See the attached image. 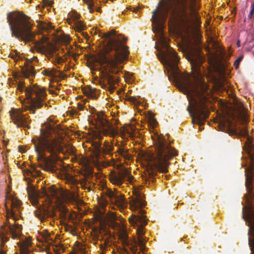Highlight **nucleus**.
Here are the masks:
<instances>
[{
  "mask_svg": "<svg viewBox=\"0 0 254 254\" xmlns=\"http://www.w3.org/2000/svg\"><path fill=\"white\" fill-rule=\"evenodd\" d=\"M161 0L164 4L161 9L157 7L152 11L151 18L152 29L157 35L158 42L165 49L158 56V59L170 72L180 89L187 95L190 101L187 109L192 121H205L210 113L206 105L209 95L207 87L195 79L191 80L189 74H183L179 70L180 57L168 45L169 39L163 33L169 13V23L174 28L189 30L193 24V18L199 21V17L196 12L197 0H168L167 2Z\"/></svg>",
  "mask_w": 254,
  "mask_h": 254,
  "instance_id": "nucleus-1",
  "label": "nucleus"
},
{
  "mask_svg": "<svg viewBox=\"0 0 254 254\" xmlns=\"http://www.w3.org/2000/svg\"><path fill=\"white\" fill-rule=\"evenodd\" d=\"M116 31L102 33L100 36L108 39L104 48L97 55V62L100 64L99 70L102 79L111 86L119 82L118 75L122 72L124 62L128 60L129 51L125 45L126 37L116 35Z\"/></svg>",
  "mask_w": 254,
  "mask_h": 254,
  "instance_id": "nucleus-2",
  "label": "nucleus"
},
{
  "mask_svg": "<svg viewBox=\"0 0 254 254\" xmlns=\"http://www.w3.org/2000/svg\"><path fill=\"white\" fill-rule=\"evenodd\" d=\"M219 129L231 134H237L239 136L246 137L243 149L247 152L248 157L242 163L245 167V187L247 193L244 194L242 204V218L249 227L248 230H254V149L252 144L253 139L250 137L249 130L246 128H240L238 131L232 122L226 120L218 125Z\"/></svg>",
  "mask_w": 254,
  "mask_h": 254,
  "instance_id": "nucleus-3",
  "label": "nucleus"
},
{
  "mask_svg": "<svg viewBox=\"0 0 254 254\" xmlns=\"http://www.w3.org/2000/svg\"><path fill=\"white\" fill-rule=\"evenodd\" d=\"M133 196L130 198L129 205L133 211H137V213H133L129 218V223L134 227H137L136 233L138 235L137 245L139 246L140 251L137 252V243L128 239V235L125 231L122 232L120 235V239L123 246V251L125 254H144L146 248L145 243L147 241L144 235V227L147 224V221L143 214L145 210L142 207L145 205V201L143 199V195L138 191L133 192Z\"/></svg>",
  "mask_w": 254,
  "mask_h": 254,
  "instance_id": "nucleus-4",
  "label": "nucleus"
},
{
  "mask_svg": "<svg viewBox=\"0 0 254 254\" xmlns=\"http://www.w3.org/2000/svg\"><path fill=\"white\" fill-rule=\"evenodd\" d=\"M7 22L8 24L11 35L25 43H31L34 48L41 54L48 53L54 56L56 54L57 48L52 46L48 49L43 45V40L35 39L36 33L32 31L33 24L30 21V17L23 12L13 11L7 13Z\"/></svg>",
  "mask_w": 254,
  "mask_h": 254,
  "instance_id": "nucleus-5",
  "label": "nucleus"
},
{
  "mask_svg": "<svg viewBox=\"0 0 254 254\" xmlns=\"http://www.w3.org/2000/svg\"><path fill=\"white\" fill-rule=\"evenodd\" d=\"M154 141L155 152L148 156L151 166L142 176L146 186L154 183L157 171L162 173H167L170 164L168 161L178 155L177 151L170 145L163 135L157 136Z\"/></svg>",
  "mask_w": 254,
  "mask_h": 254,
  "instance_id": "nucleus-6",
  "label": "nucleus"
},
{
  "mask_svg": "<svg viewBox=\"0 0 254 254\" xmlns=\"http://www.w3.org/2000/svg\"><path fill=\"white\" fill-rule=\"evenodd\" d=\"M32 141L37 154V160L44 163V166L41 167L45 170L56 172L58 170L55 164L58 159V154L62 151L60 143L55 139L37 141L32 139Z\"/></svg>",
  "mask_w": 254,
  "mask_h": 254,
  "instance_id": "nucleus-7",
  "label": "nucleus"
},
{
  "mask_svg": "<svg viewBox=\"0 0 254 254\" xmlns=\"http://www.w3.org/2000/svg\"><path fill=\"white\" fill-rule=\"evenodd\" d=\"M21 204L22 202L17 197L10 195L6 198V220L5 224L1 226L0 232V238L2 243L9 240V238L6 236L7 234H11L13 239L17 238L20 235L22 225L15 223L20 217Z\"/></svg>",
  "mask_w": 254,
  "mask_h": 254,
  "instance_id": "nucleus-8",
  "label": "nucleus"
},
{
  "mask_svg": "<svg viewBox=\"0 0 254 254\" xmlns=\"http://www.w3.org/2000/svg\"><path fill=\"white\" fill-rule=\"evenodd\" d=\"M17 89L20 91L24 90L26 101L28 105L25 107L26 110L30 111L31 113L35 114V109L41 108L43 105L49 106V102H46L47 93L45 88L37 85L24 87L22 83L18 84Z\"/></svg>",
  "mask_w": 254,
  "mask_h": 254,
  "instance_id": "nucleus-9",
  "label": "nucleus"
},
{
  "mask_svg": "<svg viewBox=\"0 0 254 254\" xmlns=\"http://www.w3.org/2000/svg\"><path fill=\"white\" fill-rule=\"evenodd\" d=\"M180 49L186 55V59L190 62L191 69L195 72H198L202 63L201 56L192 49H189L184 47H180Z\"/></svg>",
  "mask_w": 254,
  "mask_h": 254,
  "instance_id": "nucleus-10",
  "label": "nucleus"
},
{
  "mask_svg": "<svg viewBox=\"0 0 254 254\" xmlns=\"http://www.w3.org/2000/svg\"><path fill=\"white\" fill-rule=\"evenodd\" d=\"M96 123L100 128L101 131L105 135L113 136L117 133V130L107 120L102 113H99L96 115Z\"/></svg>",
  "mask_w": 254,
  "mask_h": 254,
  "instance_id": "nucleus-11",
  "label": "nucleus"
},
{
  "mask_svg": "<svg viewBox=\"0 0 254 254\" xmlns=\"http://www.w3.org/2000/svg\"><path fill=\"white\" fill-rule=\"evenodd\" d=\"M10 118L17 127H23L26 133H29L26 128H30L29 124L31 120L19 110H12L10 112Z\"/></svg>",
  "mask_w": 254,
  "mask_h": 254,
  "instance_id": "nucleus-12",
  "label": "nucleus"
},
{
  "mask_svg": "<svg viewBox=\"0 0 254 254\" xmlns=\"http://www.w3.org/2000/svg\"><path fill=\"white\" fill-rule=\"evenodd\" d=\"M133 176L126 169L120 171L118 173H113L109 177L110 182L115 185L121 186L125 181L131 183L133 179Z\"/></svg>",
  "mask_w": 254,
  "mask_h": 254,
  "instance_id": "nucleus-13",
  "label": "nucleus"
},
{
  "mask_svg": "<svg viewBox=\"0 0 254 254\" xmlns=\"http://www.w3.org/2000/svg\"><path fill=\"white\" fill-rule=\"evenodd\" d=\"M93 145L94 148V155L97 158L100 157L102 154H109L113 155L112 152L114 149V146L108 141H106L104 143V147H101V143L100 142H94Z\"/></svg>",
  "mask_w": 254,
  "mask_h": 254,
  "instance_id": "nucleus-14",
  "label": "nucleus"
},
{
  "mask_svg": "<svg viewBox=\"0 0 254 254\" xmlns=\"http://www.w3.org/2000/svg\"><path fill=\"white\" fill-rule=\"evenodd\" d=\"M34 213L35 215L41 221H43L48 218H53L56 216L53 208L46 205L40 206Z\"/></svg>",
  "mask_w": 254,
  "mask_h": 254,
  "instance_id": "nucleus-15",
  "label": "nucleus"
},
{
  "mask_svg": "<svg viewBox=\"0 0 254 254\" xmlns=\"http://www.w3.org/2000/svg\"><path fill=\"white\" fill-rule=\"evenodd\" d=\"M21 72L23 76L25 78H28L29 76L33 77L36 74V71L34 69V66L32 64L31 60H27L24 63L23 65L20 66Z\"/></svg>",
  "mask_w": 254,
  "mask_h": 254,
  "instance_id": "nucleus-16",
  "label": "nucleus"
},
{
  "mask_svg": "<svg viewBox=\"0 0 254 254\" xmlns=\"http://www.w3.org/2000/svg\"><path fill=\"white\" fill-rule=\"evenodd\" d=\"M26 190L31 203L33 205H36L38 203V198L41 196V193L32 185H29Z\"/></svg>",
  "mask_w": 254,
  "mask_h": 254,
  "instance_id": "nucleus-17",
  "label": "nucleus"
},
{
  "mask_svg": "<svg viewBox=\"0 0 254 254\" xmlns=\"http://www.w3.org/2000/svg\"><path fill=\"white\" fill-rule=\"evenodd\" d=\"M118 146V150L115 152L117 154L116 156L119 155L124 158L126 161H131L132 160V156L129 153V150L127 147L117 145Z\"/></svg>",
  "mask_w": 254,
  "mask_h": 254,
  "instance_id": "nucleus-18",
  "label": "nucleus"
},
{
  "mask_svg": "<svg viewBox=\"0 0 254 254\" xmlns=\"http://www.w3.org/2000/svg\"><path fill=\"white\" fill-rule=\"evenodd\" d=\"M112 201L121 206H123L126 203V200L124 195L118 191H116L115 196H113Z\"/></svg>",
  "mask_w": 254,
  "mask_h": 254,
  "instance_id": "nucleus-19",
  "label": "nucleus"
},
{
  "mask_svg": "<svg viewBox=\"0 0 254 254\" xmlns=\"http://www.w3.org/2000/svg\"><path fill=\"white\" fill-rule=\"evenodd\" d=\"M84 93L88 97L94 100L97 99L98 97V94L97 93V90L91 86H89L86 89H85L84 91Z\"/></svg>",
  "mask_w": 254,
  "mask_h": 254,
  "instance_id": "nucleus-20",
  "label": "nucleus"
},
{
  "mask_svg": "<svg viewBox=\"0 0 254 254\" xmlns=\"http://www.w3.org/2000/svg\"><path fill=\"white\" fill-rule=\"evenodd\" d=\"M59 211L60 212L61 218L64 220L70 219V215L68 213V209L64 205H60L59 208Z\"/></svg>",
  "mask_w": 254,
  "mask_h": 254,
  "instance_id": "nucleus-21",
  "label": "nucleus"
},
{
  "mask_svg": "<svg viewBox=\"0 0 254 254\" xmlns=\"http://www.w3.org/2000/svg\"><path fill=\"white\" fill-rule=\"evenodd\" d=\"M57 191L56 190L50 188L49 191H47L46 190H44L42 192V194L44 196H46L48 198L50 199L51 197H57Z\"/></svg>",
  "mask_w": 254,
  "mask_h": 254,
  "instance_id": "nucleus-22",
  "label": "nucleus"
},
{
  "mask_svg": "<svg viewBox=\"0 0 254 254\" xmlns=\"http://www.w3.org/2000/svg\"><path fill=\"white\" fill-rule=\"evenodd\" d=\"M75 30L78 32H81L85 29L86 26L81 20L75 21L74 23Z\"/></svg>",
  "mask_w": 254,
  "mask_h": 254,
  "instance_id": "nucleus-23",
  "label": "nucleus"
},
{
  "mask_svg": "<svg viewBox=\"0 0 254 254\" xmlns=\"http://www.w3.org/2000/svg\"><path fill=\"white\" fill-rule=\"evenodd\" d=\"M56 70L55 69H44L42 71V73L44 74L45 75L53 77L55 75L56 73Z\"/></svg>",
  "mask_w": 254,
  "mask_h": 254,
  "instance_id": "nucleus-24",
  "label": "nucleus"
},
{
  "mask_svg": "<svg viewBox=\"0 0 254 254\" xmlns=\"http://www.w3.org/2000/svg\"><path fill=\"white\" fill-rule=\"evenodd\" d=\"M148 123L149 125L153 127L155 126L157 124V122L154 118L153 115L151 111L148 112Z\"/></svg>",
  "mask_w": 254,
  "mask_h": 254,
  "instance_id": "nucleus-25",
  "label": "nucleus"
},
{
  "mask_svg": "<svg viewBox=\"0 0 254 254\" xmlns=\"http://www.w3.org/2000/svg\"><path fill=\"white\" fill-rule=\"evenodd\" d=\"M30 240L27 239L23 242L22 244L20 246V249H22L24 250H28V248L30 246Z\"/></svg>",
  "mask_w": 254,
  "mask_h": 254,
  "instance_id": "nucleus-26",
  "label": "nucleus"
},
{
  "mask_svg": "<svg viewBox=\"0 0 254 254\" xmlns=\"http://www.w3.org/2000/svg\"><path fill=\"white\" fill-rule=\"evenodd\" d=\"M94 0H83L84 2L88 5V8L90 10L91 12H92L94 10L93 6L94 5Z\"/></svg>",
  "mask_w": 254,
  "mask_h": 254,
  "instance_id": "nucleus-27",
  "label": "nucleus"
},
{
  "mask_svg": "<svg viewBox=\"0 0 254 254\" xmlns=\"http://www.w3.org/2000/svg\"><path fill=\"white\" fill-rule=\"evenodd\" d=\"M116 191H112L110 189H107L105 191V193L106 194V195L109 197L111 200H112V199H113V197L114 196H115V194L116 193Z\"/></svg>",
  "mask_w": 254,
  "mask_h": 254,
  "instance_id": "nucleus-28",
  "label": "nucleus"
},
{
  "mask_svg": "<svg viewBox=\"0 0 254 254\" xmlns=\"http://www.w3.org/2000/svg\"><path fill=\"white\" fill-rule=\"evenodd\" d=\"M71 17L72 18L73 20L75 21H78V19L80 17V15L75 11H72L70 13Z\"/></svg>",
  "mask_w": 254,
  "mask_h": 254,
  "instance_id": "nucleus-29",
  "label": "nucleus"
},
{
  "mask_svg": "<svg viewBox=\"0 0 254 254\" xmlns=\"http://www.w3.org/2000/svg\"><path fill=\"white\" fill-rule=\"evenodd\" d=\"M64 60L62 57H60L58 54H56L54 62L55 64H61L64 62Z\"/></svg>",
  "mask_w": 254,
  "mask_h": 254,
  "instance_id": "nucleus-30",
  "label": "nucleus"
},
{
  "mask_svg": "<svg viewBox=\"0 0 254 254\" xmlns=\"http://www.w3.org/2000/svg\"><path fill=\"white\" fill-rule=\"evenodd\" d=\"M243 58V56H240L238 59L234 62V65L236 68H238L239 67L240 62L242 61Z\"/></svg>",
  "mask_w": 254,
  "mask_h": 254,
  "instance_id": "nucleus-31",
  "label": "nucleus"
},
{
  "mask_svg": "<svg viewBox=\"0 0 254 254\" xmlns=\"http://www.w3.org/2000/svg\"><path fill=\"white\" fill-rule=\"evenodd\" d=\"M128 100L135 105H137L139 102L136 100V98L134 96H130L128 98Z\"/></svg>",
  "mask_w": 254,
  "mask_h": 254,
  "instance_id": "nucleus-32",
  "label": "nucleus"
},
{
  "mask_svg": "<svg viewBox=\"0 0 254 254\" xmlns=\"http://www.w3.org/2000/svg\"><path fill=\"white\" fill-rule=\"evenodd\" d=\"M88 181L86 179H83L82 180H81L80 184L82 188L84 189H87L88 188L87 187H86V185H87Z\"/></svg>",
  "mask_w": 254,
  "mask_h": 254,
  "instance_id": "nucleus-33",
  "label": "nucleus"
},
{
  "mask_svg": "<svg viewBox=\"0 0 254 254\" xmlns=\"http://www.w3.org/2000/svg\"><path fill=\"white\" fill-rule=\"evenodd\" d=\"M44 5L45 6H51L52 4H53V2L51 1H50L49 0H43Z\"/></svg>",
  "mask_w": 254,
  "mask_h": 254,
  "instance_id": "nucleus-34",
  "label": "nucleus"
},
{
  "mask_svg": "<svg viewBox=\"0 0 254 254\" xmlns=\"http://www.w3.org/2000/svg\"><path fill=\"white\" fill-rule=\"evenodd\" d=\"M77 108H78V110L82 111L84 110V106L83 104L79 102L77 104Z\"/></svg>",
  "mask_w": 254,
  "mask_h": 254,
  "instance_id": "nucleus-35",
  "label": "nucleus"
},
{
  "mask_svg": "<svg viewBox=\"0 0 254 254\" xmlns=\"http://www.w3.org/2000/svg\"><path fill=\"white\" fill-rule=\"evenodd\" d=\"M98 83L101 86V87L102 88H105L106 87V84L105 83V82L103 81H102L101 80H99Z\"/></svg>",
  "mask_w": 254,
  "mask_h": 254,
  "instance_id": "nucleus-36",
  "label": "nucleus"
},
{
  "mask_svg": "<svg viewBox=\"0 0 254 254\" xmlns=\"http://www.w3.org/2000/svg\"><path fill=\"white\" fill-rule=\"evenodd\" d=\"M45 240L48 242L49 240H52V239L50 238V236L49 234H46L44 236Z\"/></svg>",
  "mask_w": 254,
  "mask_h": 254,
  "instance_id": "nucleus-37",
  "label": "nucleus"
},
{
  "mask_svg": "<svg viewBox=\"0 0 254 254\" xmlns=\"http://www.w3.org/2000/svg\"><path fill=\"white\" fill-rule=\"evenodd\" d=\"M20 250L21 254H29L28 252V250H24L22 249H20Z\"/></svg>",
  "mask_w": 254,
  "mask_h": 254,
  "instance_id": "nucleus-38",
  "label": "nucleus"
},
{
  "mask_svg": "<svg viewBox=\"0 0 254 254\" xmlns=\"http://www.w3.org/2000/svg\"><path fill=\"white\" fill-rule=\"evenodd\" d=\"M254 13V10H253V9H251V10L248 15V17L250 19H251L253 17Z\"/></svg>",
  "mask_w": 254,
  "mask_h": 254,
  "instance_id": "nucleus-39",
  "label": "nucleus"
},
{
  "mask_svg": "<svg viewBox=\"0 0 254 254\" xmlns=\"http://www.w3.org/2000/svg\"><path fill=\"white\" fill-rule=\"evenodd\" d=\"M132 73H130L128 71H126V73H125V76H127L128 77H130L131 76H132Z\"/></svg>",
  "mask_w": 254,
  "mask_h": 254,
  "instance_id": "nucleus-40",
  "label": "nucleus"
},
{
  "mask_svg": "<svg viewBox=\"0 0 254 254\" xmlns=\"http://www.w3.org/2000/svg\"><path fill=\"white\" fill-rule=\"evenodd\" d=\"M128 9H129L130 10L133 11L134 12H136L138 10V8H133V9H132L131 7H129L128 8Z\"/></svg>",
  "mask_w": 254,
  "mask_h": 254,
  "instance_id": "nucleus-41",
  "label": "nucleus"
},
{
  "mask_svg": "<svg viewBox=\"0 0 254 254\" xmlns=\"http://www.w3.org/2000/svg\"><path fill=\"white\" fill-rule=\"evenodd\" d=\"M25 172L26 173V174H27V175H29V174H31V171H30L29 170L26 169V170H24V174H25Z\"/></svg>",
  "mask_w": 254,
  "mask_h": 254,
  "instance_id": "nucleus-42",
  "label": "nucleus"
},
{
  "mask_svg": "<svg viewBox=\"0 0 254 254\" xmlns=\"http://www.w3.org/2000/svg\"><path fill=\"white\" fill-rule=\"evenodd\" d=\"M242 120L244 122H246L247 121V118L245 115H243L242 116Z\"/></svg>",
  "mask_w": 254,
  "mask_h": 254,
  "instance_id": "nucleus-43",
  "label": "nucleus"
},
{
  "mask_svg": "<svg viewBox=\"0 0 254 254\" xmlns=\"http://www.w3.org/2000/svg\"><path fill=\"white\" fill-rule=\"evenodd\" d=\"M31 167V169H32L33 170H35V165H32Z\"/></svg>",
  "mask_w": 254,
  "mask_h": 254,
  "instance_id": "nucleus-44",
  "label": "nucleus"
},
{
  "mask_svg": "<svg viewBox=\"0 0 254 254\" xmlns=\"http://www.w3.org/2000/svg\"><path fill=\"white\" fill-rule=\"evenodd\" d=\"M10 56H11V58H12L13 59H15V58H16V56L15 55H12Z\"/></svg>",
  "mask_w": 254,
  "mask_h": 254,
  "instance_id": "nucleus-45",
  "label": "nucleus"
},
{
  "mask_svg": "<svg viewBox=\"0 0 254 254\" xmlns=\"http://www.w3.org/2000/svg\"><path fill=\"white\" fill-rule=\"evenodd\" d=\"M252 9L254 10V2L252 5Z\"/></svg>",
  "mask_w": 254,
  "mask_h": 254,
  "instance_id": "nucleus-46",
  "label": "nucleus"
},
{
  "mask_svg": "<svg viewBox=\"0 0 254 254\" xmlns=\"http://www.w3.org/2000/svg\"><path fill=\"white\" fill-rule=\"evenodd\" d=\"M98 138L99 139H101L102 138V137L100 135H98Z\"/></svg>",
  "mask_w": 254,
  "mask_h": 254,
  "instance_id": "nucleus-47",
  "label": "nucleus"
},
{
  "mask_svg": "<svg viewBox=\"0 0 254 254\" xmlns=\"http://www.w3.org/2000/svg\"><path fill=\"white\" fill-rule=\"evenodd\" d=\"M50 92L51 93H52V94H55V92H54V91L50 90Z\"/></svg>",
  "mask_w": 254,
  "mask_h": 254,
  "instance_id": "nucleus-48",
  "label": "nucleus"
},
{
  "mask_svg": "<svg viewBox=\"0 0 254 254\" xmlns=\"http://www.w3.org/2000/svg\"><path fill=\"white\" fill-rule=\"evenodd\" d=\"M47 254H52L48 253ZM56 254H60V253H58L57 252H56Z\"/></svg>",
  "mask_w": 254,
  "mask_h": 254,
  "instance_id": "nucleus-49",
  "label": "nucleus"
},
{
  "mask_svg": "<svg viewBox=\"0 0 254 254\" xmlns=\"http://www.w3.org/2000/svg\"><path fill=\"white\" fill-rule=\"evenodd\" d=\"M34 60H36V62H37V61H38V59H37V58H34Z\"/></svg>",
  "mask_w": 254,
  "mask_h": 254,
  "instance_id": "nucleus-50",
  "label": "nucleus"
},
{
  "mask_svg": "<svg viewBox=\"0 0 254 254\" xmlns=\"http://www.w3.org/2000/svg\"><path fill=\"white\" fill-rule=\"evenodd\" d=\"M237 44L238 45V46H239V41H238Z\"/></svg>",
  "mask_w": 254,
  "mask_h": 254,
  "instance_id": "nucleus-51",
  "label": "nucleus"
},
{
  "mask_svg": "<svg viewBox=\"0 0 254 254\" xmlns=\"http://www.w3.org/2000/svg\"><path fill=\"white\" fill-rule=\"evenodd\" d=\"M72 197H75V195H74V194H73L72 195Z\"/></svg>",
  "mask_w": 254,
  "mask_h": 254,
  "instance_id": "nucleus-52",
  "label": "nucleus"
},
{
  "mask_svg": "<svg viewBox=\"0 0 254 254\" xmlns=\"http://www.w3.org/2000/svg\"><path fill=\"white\" fill-rule=\"evenodd\" d=\"M97 10L98 11H99V8H97Z\"/></svg>",
  "mask_w": 254,
  "mask_h": 254,
  "instance_id": "nucleus-53",
  "label": "nucleus"
},
{
  "mask_svg": "<svg viewBox=\"0 0 254 254\" xmlns=\"http://www.w3.org/2000/svg\"><path fill=\"white\" fill-rule=\"evenodd\" d=\"M83 34L84 35H87V33H83Z\"/></svg>",
  "mask_w": 254,
  "mask_h": 254,
  "instance_id": "nucleus-54",
  "label": "nucleus"
},
{
  "mask_svg": "<svg viewBox=\"0 0 254 254\" xmlns=\"http://www.w3.org/2000/svg\"><path fill=\"white\" fill-rule=\"evenodd\" d=\"M0 254H5L3 253V252H1Z\"/></svg>",
  "mask_w": 254,
  "mask_h": 254,
  "instance_id": "nucleus-55",
  "label": "nucleus"
},
{
  "mask_svg": "<svg viewBox=\"0 0 254 254\" xmlns=\"http://www.w3.org/2000/svg\"><path fill=\"white\" fill-rule=\"evenodd\" d=\"M36 21H37V22H40V21H39V20H36Z\"/></svg>",
  "mask_w": 254,
  "mask_h": 254,
  "instance_id": "nucleus-56",
  "label": "nucleus"
},
{
  "mask_svg": "<svg viewBox=\"0 0 254 254\" xmlns=\"http://www.w3.org/2000/svg\"><path fill=\"white\" fill-rule=\"evenodd\" d=\"M82 254H86L83 253Z\"/></svg>",
  "mask_w": 254,
  "mask_h": 254,
  "instance_id": "nucleus-57",
  "label": "nucleus"
}]
</instances>
